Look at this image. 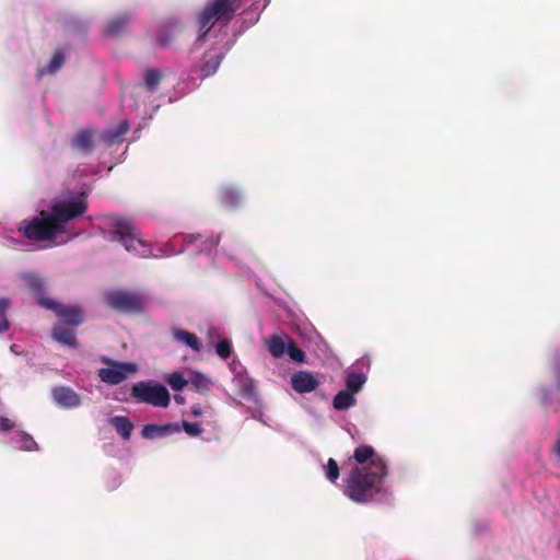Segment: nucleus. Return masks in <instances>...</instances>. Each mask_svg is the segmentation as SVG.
Returning a JSON list of instances; mask_svg holds the SVG:
<instances>
[{
	"mask_svg": "<svg viewBox=\"0 0 560 560\" xmlns=\"http://www.w3.org/2000/svg\"><path fill=\"white\" fill-rule=\"evenodd\" d=\"M242 0H211L197 14L198 42H205L215 23L229 24L241 8Z\"/></svg>",
	"mask_w": 560,
	"mask_h": 560,
	"instance_id": "3",
	"label": "nucleus"
},
{
	"mask_svg": "<svg viewBox=\"0 0 560 560\" xmlns=\"http://www.w3.org/2000/svg\"><path fill=\"white\" fill-rule=\"evenodd\" d=\"M39 305L51 310L58 317L57 324L69 326H80L84 319V310L79 305H66L50 299H40Z\"/></svg>",
	"mask_w": 560,
	"mask_h": 560,
	"instance_id": "8",
	"label": "nucleus"
},
{
	"mask_svg": "<svg viewBox=\"0 0 560 560\" xmlns=\"http://www.w3.org/2000/svg\"><path fill=\"white\" fill-rule=\"evenodd\" d=\"M555 452L560 457V440H558L555 445Z\"/></svg>",
	"mask_w": 560,
	"mask_h": 560,
	"instance_id": "46",
	"label": "nucleus"
},
{
	"mask_svg": "<svg viewBox=\"0 0 560 560\" xmlns=\"http://www.w3.org/2000/svg\"><path fill=\"white\" fill-rule=\"evenodd\" d=\"M130 126L127 120H122L117 127L108 128L103 135L102 140L108 144L114 145L122 141L124 136L128 132Z\"/></svg>",
	"mask_w": 560,
	"mask_h": 560,
	"instance_id": "18",
	"label": "nucleus"
},
{
	"mask_svg": "<svg viewBox=\"0 0 560 560\" xmlns=\"http://www.w3.org/2000/svg\"><path fill=\"white\" fill-rule=\"evenodd\" d=\"M325 475L330 482H336L339 478V466L334 458L328 459L325 466Z\"/></svg>",
	"mask_w": 560,
	"mask_h": 560,
	"instance_id": "34",
	"label": "nucleus"
},
{
	"mask_svg": "<svg viewBox=\"0 0 560 560\" xmlns=\"http://www.w3.org/2000/svg\"><path fill=\"white\" fill-rule=\"evenodd\" d=\"M388 474L384 459H376L373 466L355 467L346 480L345 494L355 503H369L384 491V479Z\"/></svg>",
	"mask_w": 560,
	"mask_h": 560,
	"instance_id": "1",
	"label": "nucleus"
},
{
	"mask_svg": "<svg viewBox=\"0 0 560 560\" xmlns=\"http://www.w3.org/2000/svg\"><path fill=\"white\" fill-rule=\"evenodd\" d=\"M172 388H173V389H175V390H182V389H184L185 387L178 386V387H172Z\"/></svg>",
	"mask_w": 560,
	"mask_h": 560,
	"instance_id": "47",
	"label": "nucleus"
},
{
	"mask_svg": "<svg viewBox=\"0 0 560 560\" xmlns=\"http://www.w3.org/2000/svg\"><path fill=\"white\" fill-rule=\"evenodd\" d=\"M14 428V422L5 417L0 416V431L7 432Z\"/></svg>",
	"mask_w": 560,
	"mask_h": 560,
	"instance_id": "39",
	"label": "nucleus"
},
{
	"mask_svg": "<svg viewBox=\"0 0 560 560\" xmlns=\"http://www.w3.org/2000/svg\"><path fill=\"white\" fill-rule=\"evenodd\" d=\"M174 399H175V401H176L177 404H180V405L185 402L184 397H183V396H180L179 394H175V395H174Z\"/></svg>",
	"mask_w": 560,
	"mask_h": 560,
	"instance_id": "44",
	"label": "nucleus"
},
{
	"mask_svg": "<svg viewBox=\"0 0 560 560\" xmlns=\"http://www.w3.org/2000/svg\"><path fill=\"white\" fill-rule=\"evenodd\" d=\"M73 149L85 154L91 153L94 149V131L92 129H83L75 133L71 140Z\"/></svg>",
	"mask_w": 560,
	"mask_h": 560,
	"instance_id": "13",
	"label": "nucleus"
},
{
	"mask_svg": "<svg viewBox=\"0 0 560 560\" xmlns=\"http://www.w3.org/2000/svg\"><path fill=\"white\" fill-rule=\"evenodd\" d=\"M219 244V237H211L209 240L210 247H215Z\"/></svg>",
	"mask_w": 560,
	"mask_h": 560,
	"instance_id": "43",
	"label": "nucleus"
},
{
	"mask_svg": "<svg viewBox=\"0 0 560 560\" xmlns=\"http://www.w3.org/2000/svg\"><path fill=\"white\" fill-rule=\"evenodd\" d=\"M12 440L21 451L31 452L38 450V444L35 442L33 436L24 431L18 432Z\"/></svg>",
	"mask_w": 560,
	"mask_h": 560,
	"instance_id": "27",
	"label": "nucleus"
},
{
	"mask_svg": "<svg viewBox=\"0 0 560 560\" xmlns=\"http://www.w3.org/2000/svg\"><path fill=\"white\" fill-rule=\"evenodd\" d=\"M130 22L128 14H122L109 20L105 25V34L112 37H117L124 33Z\"/></svg>",
	"mask_w": 560,
	"mask_h": 560,
	"instance_id": "20",
	"label": "nucleus"
},
{
	"mask_svg": "<svg viewBox=\"0 0 560 560\" xmlns=\"http://www.w3.org/2000/svg\"><path fill=\"white\" fill-rule=\"evenodd\" d=\"M222 59H223L222 54L207 55L206 60L200 69L201 78L205 79V78H208V77L214 74L219 69Z\"/></svg>",
	"mask_w": 560,
	"mask_h": 560,
	"instance_id": "25",
	"label": "nucleus"
},
{
	"mask_svg": "<svg viewBox=\"0 0 560 560\" xmlns=\"http://www.w3.org/2000/svg\"><path fill=\"white\" fill-rule=\"evenodd\" d=\"M296 392L303 394V393H308V392H312L313 389H315L316 387H293Z\"/></svg>",
	"mask_w": 560,
	"mask_h": 560,
	"instance_id": "41",
	"label": "nucleus"
},
{
	"mask_svg": "<svg viewBox=\"0 0 560 560\" xmlns=\"http://www.w3.org/2000/svg\"><path fill=\"white\" fill-rule=\"evenodd\" d=\"M366 366V361L361 359L347 373L346 385H364L368 381L366 374L362 368Z\"/></svg>",
	"mask_w": 560,
	"mask_h": 560,
	"instance_id": "22",
	"label": "nucleus"
},
{
	"mask_svg": "<svg viewBox=\"0 0 560 560\" xmlns=\"http://www.w3.org/2000/svg\"><path fill=\"white\" fill-rule=\"evenodd\" d=\"M287 353L290 357V359L294 362H298V363L306 362L305 352L298 347L296 342L293 339L289 341V347H288Z\"/></svg>",
	"mask_w": 560,
	"mask_h": 560,
	"instance_id": "32",
	"label": "nucleus"
},
{
	"mask_svg": "<svg viewBox=\"0 0 560 560\" xmlns=\"http://www.w3.org/2000/svg\"><path fill=\"white\" fill-rule=\"evenodd\" d=\"M24 281L30 292L36 296L38 303L40 299H46L44 296L46 289V281L44 278L30 273L24 277Z\"/></svg>",
	"mask_w": 560,
	"mask_h": 560,
	"instance_id": "21",
	"label": "nucleus"
},
{
	"mask_svg": "<svg viewBox=\"0 0 560 560\" xmlns=\"http://www.w3.org/2000/svg\"><path fill=\"white\" fill-rule=\"evenodd\" d=\"M290 340H292V338L289 337L288 335L272 334L266 340L267 349L273 358L280 359L287 352Z\"/></svg>",
	"mask_w": 560,
	"mask_h": 560,
	"instance_id": "12",
	"label": "nucleus"
},
{
	"mask_svg": "<svg viewBox=\"0 0 560 560\" xmlns=\"http://www.w3.org/2000/svg\"><path fill=\"white\" fill-rule=\"evenodd\" d=\"M222 203L228 208H235L242 202V194L235 187H225L220 192Z\"/></svg>",
	"mask_w": 560,
	"mask_h": 560,
	"instance_id": "26",
	"label": "nucleus"
},
{
	"mask_svg": "<svg viewBox=\"0 0 560 560\" xmlns=\"http://www.w3.org/2000/svg\"><path fill=\"white\" fill-rule=\"evenodd\" d=\"M136 385L142 386V385H159V384L153 381H149V382H139Z\"/></svg>",
	"mask_w": 560,
	"mask_h": 560,
	"instance_id": "45",
	"label": "nucleus"
},
{
	"mask_svg": "<svg viewBox=\"0 0 560 560\" xmlns=\"http://www.w3.org/2000/svg\"><path fill=\"white\" fill-rule=\"evenodd\" d=\"M52 397L55 402L61 408H74L81 402L79 395L71 387H55Z\"/></svg>",
	"mask_w": 560,
	"mask_h": 560,
	"instance_id": "11",
	"label": "nucleus"
},
{
	"mask_svg": "<svg viewBox=\"0 0 560 560\" xmlns=\"http://www.w3.org/2000/svg\"><path fill=\"white\" fill-rule=\"evenodd\" d=\"M102 362L107 368L100 369L98 376L102 382L109 385H117L138 371V365L132 362H119L106 357L102 358Z\"/></svg>",
	"mask_w": 560,
	"mask_h": 560,
	"instance_id": "7",
	"label": "nucleus"
},
{
	"mask_svg": "<svg viewBox=\"0 0 560 560\" xmlns=\"http://www.w3.org/2000/svg\"><path fill=\"white\" fill-rule=\"evenodd\" d=\"M105 225L108 229V240H118L125 249L140 257H150V245L142 238L131 219L118 215L105 217Z\"/></svg>",
	"mask_w": 560,
	"mask_h": 560,
	"instance_id": "2",
	"label": "nucleus"
},
{
	"mask_svg": "<svg viewBox=\"0 0 560 560\" xmlns=\"http://www.w3.org/2000/svg\"><path fill=\"white\" fill-rule=\"evenodd\" d=\"M19 231L23 233L25 238L35 242L52 241L58 235L47 211H42L39 217L23 221Z\"/></svg>",
	"mask_w": 560,
	"mask_h": 560,
	"instance_id": "5",
	"label": "nucleus"
},
{
	"mask_svg": "<svg viewBox=\"0 0 560 560\" xmlns=\"http://www.w3.org/2000/svg\"><path fill=\"white\" fill-rule=\"evenodd\" d=\"M178 30H179V27L176 22L167 23L159 33V36H158L159 44L162 47H167Z\"/></svg>",
	"mask_w": 560,
	"mask_h": 560,
	"instance_id": "28",
	"label": "nucleus"
},
{
	"mask_svg": "<svg viewBox=\"0 0 560 560\" xmlns=\"http://www.w3.org/2000/svg\"><path fill=\"white\" fill-rule=\"evenodd\" d=\"M9 305L10 301L7 298L0 299V332H4L9 329V320L7 318Z\"/></svg>",
	"mask_w": 560,
	"mask_h": 560,
	"instance_id": "33",
	"label": "nucleus"
},
{
	"mask_svg": "<svg viewBox=\"0 0 560 560\" xmlns=\"http://www.w3.org/2000/svg\"><path fill=\"white\" fill-rule=\"evenodd\" d=\"M353 458L358 464H364L370 460L368 466H373L376 459H383L376 454L375 450L370 445H361L354 450Z\"/></svg>",
	"mask_w": 560,
	"mask_h": 560,
	"instance_id": "23",
	"label": "nucleus"
},
{
	"mask_svg": "<svg viewBox=\"0 0 560 560\" xmlns=\"http://www.w3.org/2000/svg\"><path fill=\"white\" fill-rule=\"evenodd\" d=\"M558 546H559V548H560V540H559V542H558Z\"/></svg>",
	"mask_w": 560,
	"mask_h": 560,
	"instance_id": "49",
	"label": "nucleus"
},
{
	"mask_svg": "<svg viewBox=\"0 0 560 560\" xmlns=\"http://www.w3.org/2000/svg\"><path fill=\"white\" fill-rule=\"evenodd\" d=\"M236 389L237 390L233 394L232 399L237 401V404L248 408H253L258 405L256 387H236Z\"/></svg>",
	"mask_w": 560,
	"mask_h": 560,
	"instance_id": "17",
	"label": "nucleus"
},
{
	"mask_svg": "<svg viewBox=\"0 0 560 560\" xmlns=\"http://www.w3.org/2000/svg\"><path fill=\"white\" fill-rule=\"evenodd\" d=\"M108 421L113 425V428L116 430V432L125 441H128L130 439L135 425L129 420V418H127L125 416H114V417L109 418Z\"/></svg>",
	"mask_w": 560,
	"mask_h": 560,
	"instance_id": "19",
	"label": "nucleus"
},
{
	"mask_svg": "<svg viewBox=\"0 0 560 560\" xmlns=\"http://www.w3.org/2000/svg\"><path fill=\"white\" fill-rule=\"evenodd\" d=\"M78 326H67L65 324H55L51 329V336L57 342L69 348H77L78 340L75 329Z\"/></svg>",
	"mask_w": 560,
	"mask_h": 560,
	"instance_id": "10",
	"label": "nucleus"
},
{
	"mask_svg": "<svg viewBox=\"0 0 560 560\" xmlns=\"http://www.w3.org/2000/svg\"><path fill=\"white\" fill-rule=\"evenodd\" d=\"M215 352L222 359L230 358L232 353V343L228 339L220 340L215 346Z\"/></svg>",
	"mask_w": 560,
	"mask_h": 560,
	"instance_id": "35",
	"label": "nucleus"
},
{
	"mask_svg": "<svg viewBox=\"0 0 560 560\" xmlns=\"http://www.w3.org/2000/svg\"><path fill=\"white\" fill-rule=\"evenodd\" d=\"M162 73L156 69H148L144 73V85L149 91H155L161 82Z\"/></svg>",
	"mask_w": 560,
	"mask_h": 560,
	"instance_id": "30",
	"label": "nucleus"
},
{
	"mask_svg": "<svg viewBox=\"0 0 560 560\" xmlns=\"http://www.w3.org/2000/svg\"><path fill=\"white\" fill-rule=\"evenodd\" d=\"M88 211V202L84 197L77 196L54 202L47 211L58 234L68 232V224L74 219L81 218Z\"/></svg>",
	"mask_w": 560,
	"mask_h": 560,
	"instance_id": "4",
	"label": "nucleus"
},
{
	"mask_svg": "<svg viewBox=\"0 0 560 560\" xmlns=\"http://www.w3.org/2000/svg\"><path fill=\"white\" fill-rule=\"evenodd\" d=\"M556 389L560 393V386H557Z\"/></svg>",
	"mask_w": 560,
	"mask_h": 560,
	"instance_id": "48",
	"label": "nucleus"
},
{
	"mask_svg": "<svg viewBox=\"0 0 560 560\" xmlns=\"http://www.w3.org/2000/svg\"><path fill=\"white\" fill-rule=\"evenodd\" d=\"M553 374L557 376L558 383L560 384V353L555 357L552 366Z\"/></svg>",
	"mask_w": 560,
	"mask_h": 560,
	"instance_id": "40",
	"label": "nucleus"
},
{
	"mask_svg": "<svg viewBox=\"0 0 560 560\" xmlns=\"http://www.w3.org/2000/svg\"><path fill=\"white\" fill-rule=\"evenodd\" d=\"M63 62H65V57H63L62 50L56 49L52 54V57H51L47 68L40 69L38 71V74L39 75H44L45 73L52 74V73L57 72L62 67Z\"/></svg>",
	"mask_w": 560,
	"mask_h": 560,
	"instance_id": "29",
	"label": "nucleus"
},
{
	"mask_svg": "<svg viewBox=\"0 0 560 560\" xmlns=\"http://www.w3.org/2000/svg\"><path fill=\"white\" fill-rule=\"evenodd\" d=\"M178 432H180V428L174 423H167L163 425L145 424L142 428L141 434L144 439L152 440L155 438L165 436Z\"/></svg>",
	"mask_w": 560,
	"mask_h": 560,
	"instance_id": "14",
	"label": "nucleus"
},
{
	"mask_svg": "<svg viewBox=\"0 0 560 560\" xmlns=\"http://www.w3.org/2000/svg\"><path fill=\"white\" fill-rule=\"evenodd\" d=\"M131 387H116L112 394H107V397H112L118 401H128L132 396L130 395Z\"/></svg>",
	"mask_w": 560,
	"mask_h": 560,
	"instance_id": "36",
	"label": "nucleus"
},
{
	"mask_svg": "<svg viewBox=\"0 0 560 560\" xmlns=\"http://www.w3.org/2000/svg\"><path fill=\"white\" fill-rule=\"evenodd\" d=\"M130 395L137 402H145L155 407H167L170 404L167 387H131Z\"/></svg>",
	"mask_w": 560,
	"mask_h": 560,
	"instance_id": "9",
	"label": "nucleus"
},
{
	"mask_svg": "<svg viewBox=\"0 0 560 560\" xmlns=\"http://www.w3.org/2000/svg\"><path fill=\"white\" fill-rule=\"evenodd\" d=\"M362 387H347V389L340 390L332 400V406L336 410H347L352 407L355 402V395Z\"/></svg>",
	"mask_w": 560,
	"mask_h": 560,
	"instance_id": "15",
	"label": "nucleus"
},
{
	"mask_svg": "<svg viewBox=\"0 0 560 560\" xmlns=\"http://www.w3.org/2000/svg\"><path fill=\"white\" fill-rule=\"evenodd\" d=\"M165 381L167 382V385H209L210 381L209 378L201 374V373H195L194 377L190 380H186L183 374L178 371H175L171 373Z\"/></svg>",
	"mask_w": 560,
	"mask_h": 560,
	"instance_id": "16",
	"label": "nucleus"
},
{
	"mask_svg": "<svg viewBox=\"0 0 560 560\" xmlns=\"http://www.w3.org/2000/svg\"><path fill=\"white\" fill-rule=\"evenodd\" d=\"M291 385H318L312 373L299 371L291 377Z\"/></svg>",
	"mask_w": 560,
	"mask_h": 560,
	"instance_id": "31",
	"label": "nucleus"
},
{
	"mask_svg": "<svg viewBox=\"0 0 560 560\" xmlns=\"http://www.w3.org/2000/svg\"><path fill=\"white\" fill-rule=\"evenodd\" d=\"M174 338L178 342L186 345L187 347H189L190 349H192L196 352H199L201 350V343H200L198 337L188 330H184V329L175 330Z\"/></svg>",
	"mask_w": 560,
	"mask_h": 560,
	"instance_id": "24",
	"label": "nucleus"
},
{
	"mask_svg": "<svg viewBox=\"0 0 560 560\" xmlns=\"http://www.w3.org/2000/svg\"><path fill=\"white\" fill-rule=\"evenodd\" d=\"M200 237H201V235H200V234H197V235L191 234V235H188V236H187V240H188V242H189V243H195V242H197Z\"/></svg>",
	"mask_w": 560,
	"mask_h": 560,
	"instance_id": "42",
	"label": "nucleus"
},
{
	"mask_svg": "<svg viewBox=\"0 0 560 560\" xmlns=\"http://www.w3.org/2000/svg\"><path fill=\"white\" fill-rule=\"evenodd\" d=\"M106 303L118 312L136 313L143 310L147 299L138 292L116 290L106 295Z\"/></svg>",
	"mask_w": 560,
	"mask_h": 560,
	"instance_id": "6",
	"label": "nucleus"
},
{
	"mask_svg": "<svg viewBox=\"0 0 560 560\" xmlns=\"http://www.w3.org/2000/svg\"><path fill=\"white\" fill-rule=\"evenodd\" d=\"M184 430L191 436H197L201 433V427L198 422H183Z\"/></svg>",
	"mask_w": 560,
	"mask_h": 560,
	"instance_id": "37",
	"label": "nucleus"
},
{
	"mask_svg": "<svg viewBox=\"0 0 560 560\" xmlns=\"http://www.w3.org/2000/svg\"><path fill=\"white\" fill-rule=\"evenodd\" d=\"M235 377L233 378V382L235 383V385H242V386H245V385H252L250 383V380L249 377L246 375V373L243 375L240 372H235Z\"/></svg>",
	"mask_w": 560,
	"mask_h": 560,
	"instance_id": "38",
	"label": "nucleus"
}]
</instances>
